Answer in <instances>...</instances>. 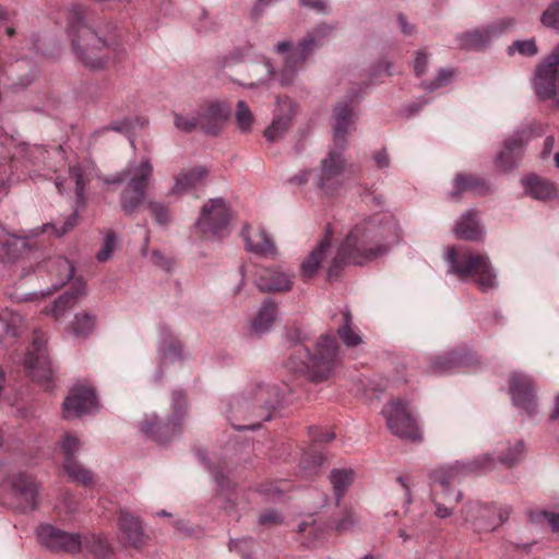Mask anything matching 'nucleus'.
I'll return each mask as SVG.
<instances>
[{"label": "nucleus", "mask_w": 559, "mask_h": 559, "mask_svg": "<svg viewBox=\"0 0 559 559\" xmlns=\"http://www.w3.org/2000/svg\"><path fill=\"white\" fill-rule=\"evenodd\" d=\"M385 218L384 223L378 216L364 218L356 223L331 260H328L331 236L326 235L301 262L302 277H313L319 267L325 263L328 276L332 278L342 265H364L383 255L400 239V227L395 219L389 216Z\"/></svg>", "instance_id": "obj_1"}, {"label": "nucleus", "mask_w": 559, "mask_h": 559, "mask_svg": "<svg viewBox=\"0 0 559 559\" xmlns=\"http://www.w3.org/2000/svg\"><path fill=\"white\" fill-rule=\"evenodd\" d=\"M282 393L271 384H259L245 394L234 396L227 404V419L237 430H254L272 418L282 401Z\"/></svg>", "instance_id": "obj_2"}, {"label": "nucleus", "mask_w": 559, "mask_h": 559, "mask_svg": "<svg viewBox=\"0 0 559 559\" xmlns=\"http://www.w3.org/2000/svg\"><path fill=\"white\" fill-rule=\"evenodd\" d=\"M495 462L488 455L465 464L455 463L449 466H441L430 474L432 483V500L436 506V515L445 519L452 514V507L447 506L461 500L462 493L454 490L452 486L459 484L461 479L472 473H481L493 467Z\"/></svg>", "instance_id": "obj_3"}, {"label": "nucleus", "mask_w": 559, "mask_h": 559, "mask_svg": "<svg viewBox=\"0 0 559 559\" xmlns=\"http://www.w3.org/2000/svg\"><path fill=\"white\" fill-rule=\"evenodd\" d=\"M338 362V344L329 332L318 337L312 353L297 346L289 357L288 367L293 371L305 373L313 382H322L334 374Z\"/></svg>", "instance_id": "obj_4"}, {"label": "nucleus", "mask_w": 559, "mask_h": 559, "mask_svg": "<svg viewBox=\"0 0 559 559\" xmlns=\"http://www.w3.org/2000/svg\"><path fill=\"white\" fill-rule=\"evenodd\" d=\"M67 32L72 50L84 67L100 70L112 59L115 48L84 22L80 9L69 12Z\"/></svg>", "instance_id": "obj_5"}, {"label": "nucleus", "mask_w": 559, "mask_h": 559, "mask_svg": "<svg viewBox=\"0 0 559 559\" xmlns=\"http://www.w3.org/2000/svg\"><path fill=\"white\" fill-rule=\"evenodd\" d=\"M153 181L154 166L152 159L147 156L129 160L124 169L105 179L106 183L126 182L120 197V205L127 215L132 214L144 202L146 192Z\"/></svg>", "instance_id": "obj_6"}, {"label": "nucleus", "mask_w": 559, "mask_h": 559, "mask_svg": "<svg viewBox=\"0 0 559 559\" xmlns=\"http://www.w3.org/2000/svg\"><path fill=\"white\" fill-rule=\"evenodd\" d=\"M444 260L449 273L463 281H473L480 290L487 292L497 286V274L487 254L449 247Z\"/></svg>", "instance_id": "obj_7"}, {"label": "nucleus", "mask_w": 559, "mask_h": 559, "mask_svg": "<svg viewBox=\"0 0 559 559\" xmlns=\"http://www.w3.org/2000/svg\"><path fill=\"white\" fill-rule=\"evenodd\" d=\"M332 28L326 25H320L309 32L302 40L299 43V50H293V44L289 40L280 41L276 45V51L284 55L286 71L281 74V83L288 84L292 80V73L297 69V62L304 63L307 58L318 48L322 47L330 34Z\"/></svg>", "instance_id": "obj_8"}, {"label": "nucleus", "mask_w": 559, "mask_h": 559, "mask_svg": "<svg viewBox=\"0 0 559 559\" xmlns=\"http://www.w3.org/2000/svg\"><path fill=\"white\" fill-rule=\"evenodd\" d=\"M340 147L333 146L320 162L316 175V186L324 197L341 193L347 179V164Z\"/></svg>", "instance_id": "obj_9"}, {"label": "nucleus", "mask_w": 559, "mask_h": 559, "mask_svg": "<svg viewBox=\"0 0 559 559\" xmlns=\"http://www.w3.org/2000/svg\"><path fill=\"white\" fill-rule=\"evenodd\" d=\"M533 88L539 99L552 100L559 107V44L537 67Z\"/></svg>", "instance_id": "obj_10"}, {"label": "nucleus", "mask_w": 559, "mask_h": 559, "mask_svg": "<svg viewBox=\"0 0 559 559\" xmlns=\"http://www.w3.org/2000/svg\"><path fill=\"white\" fill-rule=\"evenodd\" d=\"M508 507L484 504L479 501L468 502L463 509L466 523L477 532H491L499 527L509 518Z\"/></svg>", "instance_id": "obj_11"}, {"label": "nucleus", "mask_w": 559, "mask_h": 559, "mask_svg": "<svg viewBox=\"0 0 559 559\" xmlns=\"http://www.w3.org/2000/svg\"><path fill=\"white\" fill-rule=\"evenodd\" d=\"M230 221V211L222 198L211 199L201 210L195 228L207 238L225 235Z\"/></svg>", "instance_id": "obj_12"}, {"label": "nucleus", "mask_w": 559, "mask_h": 559, "mask_svg": "<svg viewBox=\"0 0 559 559\" xmlns=\"http://www.w3.org/2000/svg\"><path fill=\"white\" fill-rule=\"evenodd\" d=\"M10 489L9 503L22 512L33 511L38 504V485L34 478L25 473L17 472L8 476L5 480Z\"/></svg>", "instance_id": "obj_13"}, {"label": "nucleus", "mask_w": 559, "mask_h": 559, "mask_svg": "<svg viewBox=\"0 0 559 559\" xmlns=\"http://www.w3.org/2000/svg\"><path fill=\"white\" fill-rule=\"evenodd\" d=\"M389 430L402 439L420 440L421 436L415 418L411 415L407 405L401 400L386 404L382 411Z\"/></svg>", "instance_id": "obj_14"}, {"label": "nucleus", "mask_w": 559, "mask_h": 559, "mask_svg": "<svg viewBox=\"0 0 559 559\" xmlns=\"http://www.w3.org/2000/svg\"><path fill=\"white\" fill-rule=\"evenodd\" d=\"M39 543L53 551L75 554L83 550V536L69 533L50 524L39 525L37 528Z\"/></svg>", "instance_id": "obj_15"}, {"label": "nucleus", "mask_w": 559, "mask_h": 559, "mask_svg": "<svg viewBox=\"0 0 559 559\" xmlns=\"http://www.w3.org/2000/svg\"><path fill=\"white\" fill-rule=\"evenodd\" d=\"M515 25V20L504 17L497 23L475 28L456 36V45L463 49H479L488 45L493 38Z\"/></svg>", "instance_id": "obj_16"}, {"label": "nucleus", "mask_w": 559, "mask_h": 559, "mask_svg": "<svg viewBox=\"0 0 559 559\" xmlns=\"http://www.w3.org/2000/svg\"><path fill=\"white\" fill-rule=\"evenodd\" d=\"M333 146L345 151L347 135L355 129L357 119L354 97L340 102L334 108Z\"/></svg>", "instance_id": "obj_17"}, {"label": "nucleus", "mask_w": 559, "mask_h": 559, "mask_svg": "<svg viewBox=\"0 0 559 559\" xmlns=\"http://www.w3.org/2000/svg\"><path fill=\"white\" fill-rule=\"evenodd\" d=\"M509 392L514 406L528 415L535 412V385L530 376L521 372L512 373L510 376Z\"/></svg>", "instance_id": "obj_18"}, {"label": "nucleus", "mask_w": 559, "mask_h": 559, "mask_svg": "<svg viewBox=\"0 0 559 559\" xmlns=\"http://www.w3.org/2000/svg\"><path fill=\"white\" fill-rule=\"evenodd\" d=\"M97 406V397L92 389L74 385L63 402V413L67 418H74L92 413Z\"/></svg>", "instance_id": "obj_19"}, {"label": "nucleus", "mask_w": 559, "mask_h": 559, "mask_svg": "<svg viewBox=\"0 0 559 559\" xmlns=\"http://www.w3.org/2000/svg\"><path fill=\"white\" fill-rule=\"evenodd\" d=\"M61 447L64 454L63 467L67 475L74 481L85 486L90 485L93 480L92 473L73 459V455L80 449V442L78 438L71 435H67L62 441Z\"/></svg>", "instance_id": "obj_20"}, {"label": "nucleus", "mask_w": 559, "mask_h": 559, "mask_svg": "<svg viewBox=\"0 0 559 559\" xmlns=\"http://www.w3.org/2000/svg\"><path fill=\"white\" fill-rule=\"evenodd\" d=\"M33 345L35 350L27 356L24 365L28 369L32 379L48 389L52 379L48 357L43 349L41 341L36 338Z\"/></svg>", "instance_id": "obj_21"}, {"label": "nucleus", "mask_w": 559, "mask_h": 559, "mask_svg": "<svg viewBox=\"0 0 559 559\" xmlns=\"http://www.w3.org/2000/svg\"><path fill=\"white\" fill-rule=\"evenodd\" d=\"M246 250L260 257H274L276 247L266 230L261 226H246L242 229Z\"/></svg>", "instance_id": "obj_22"}, {"label": "nucleus", "mask_w": 559, "mask_h": 559, "mask_svg": "<svg viewBox=\"0 0 559 559\" xmlns=\"http://www.w3.org/2000/svg\"><path fill=\"white\" fill-rule=\"evenodd\" d=\"M530 136L525 131H519L512 134L504 143V151H502L497 159L496 165L502 170H510L520 160V154Z\"/></svg>", "instance_id": "obj_23"}, {"label": "nucleus", "mask_w": 559, "mask_h": 559, "mask_svg": "<svg viewBox=\"0 0 559 559\" xmlns=\"http://www.w3.org/2000/svg\"><path fill=\"white\" fill-rule=\"evenodd\" d=\"M119 537L130 547L140 548L144 545V533L140 521L128 512H120L118 519Z\"/></svg>", "instance_id": "obj_24"}, {"label": "nucleus", "mask_w": 559, "mask_h": 559, "mask_svg": "<svg viewBox=\"0 0 559 559\" xmlns=\"http://www.w3.org/2000/svg\"><path fill=\"white\" fill-rule=\"evenodd\" d=\"M522 185L525 194L536 200L547 201L559 195V189L554 182L536 175L523 178Z\"/></svg>", "instance_id": "obj_25"}, {"label": "nucleus", "mask_w": 559, "mask_h": 559, "mask_svg": "<svg viewBox=\"0 0 559 559\" xmlns=\"http://www.w3.org/2000/svg\"><path fill=\"white\" fill-rule=\"evenodd\" d=\"M209 170L205 166H195L191 169L182 170L175 178L170 193L180 195L190 192L204 183Z\"/></svg>", "instance_id": "obj_26"}, {"label": "nucleus", "mask_w": 559, "mask_h": 559, "mask_svg": "<svg viewBox=\"0 0 559 559\" xmlns=\"http://www.w3.org/2000/svg\"><path fill=\"white\" fill-rule=\"evenodd\" d=\"M257 286L263 292H287L293 286V275L275 269H266L257 277Z\"/></svg>", "instance_id": "obj_27"}, {"label": "nucleus", "mask_w": 559, "mask_h": 559, "mask_svg": "<svg viewBox=\"0 0 559 559\" xmlns=\"http://www.w3.org/2000/svg\"><path fill=\"white\" fill-rule=\"evenodd\" d=\"M473 360L474 357L469 354L450 353L436 357L431 362L430 369L436 374H444L459 369H465Z\"/></svg>", "instance_id": "obj_28"}, {"label": "nucleus", "mask_w": 559, "mask_h": 559, "mask_svg": "<svg viewBox=\"0 0 559 559\" xmlns=\"http://www.w3.org/2000/svg\"><path fill=\"white\" fill-rule=\"evenodd\" d=\"M453 231L457 238L478 240L483 237V228L473 210L466 211L455 223Z\"/></svg>", "instance_id": "obj_29"}, {"label": "nucleus", "mask_w": 559, "mask_h": 559, "mask_svg": "<svg viewBox=\"0 0 559 559\" xmlns=\"http://www.w3.org/2000/svg\"><path fill=\"white\" fill-rule=\"evenodd\" d=\"M85 185L84 169L81 165L70 166L69 176L66 179H56V187L59 192L66 193L73 190L79 202L83 201Z\"/></svg>", "instance_id": "obj_30"}, {"label": "nucleus", "mask_w": 559, "mask_h": 559, "mask_svg": "<svg viewBox=\"0 0 559 559\" xmlns=\"http://www.w3.org/2000/svg\"><path fill=\"white\" fill-rule=\"evenodd\" d=\"M85 295V284L81 280H75L72 284V289L67 290L60 296L47 313H51L55 318L61 317L68 308H71L75 302Z\"/></svg>", "instance_id": "obj_31"}, {"label": "nucleus", "mask_w": 559, "mask_h": 559, "mask_svg": "<svg viewBox=\"0 0 559 559\" xmlns=\"http://www.w3.org/2000/svg\"><path fill=\"white\" fill-rule=\"evenodd\" d=\"M283 106L288 109V112L283 116H276L264 131V136L270 142L281 139L290 126L292 117L294 115V105L289 99H285L283 102Z\"/></svg>", "instance_id": "obj_32"}, {"label": "nucleus", "mask_w": 559, "mask_h": 559, "mask_svg": "<svg viewBox=\"0 0 559 559\" xmlns=\"http://www.w3.org/2000/svg\"><path fill=\"white\" fill-rule=\"evenodd\" d=\"M229 107L222 103H212L202 112H198L201 120L212 128H215V134L221 126L229 116Z\"/></svg>", "instance_id": "obj_33"}, {"label": "nucleus", "mask_w": 559, "mask_h": 559, "mask_svg": "<svg viewBox=\"0 0 559 559\" xmlns=\"http://www.w3.org/2000/svg\"><path fill=\"white\" fill-rule=\"evenodd\" d=\"M342 324L337 328V335L346 347H356L362 343L361 335L352 324V314L348 310L342 313Z\"/></svg>", "instance_id": "obj_34"}, {"label": "nucleus", "mask_w": 559, "mask_h": 559, "mask_svg": "<svg viewBox=\"0 0 559 559\" xmlns=\"http://www.w3.org/2000/svg\"><path fill=\"white\" fill-rule=\"evenodd\" d=\"M174 123L175 127L182 132H191L200 127L204 132L215 134V128H212L201 120L199 114L181 115L176 112L174 115Z\"/></svg>", "instance_id": "obj_35"}, {"label": "nucleus", "mask_w": 559, "mask_h": 559, "mask_svg": "<svg viewBox=\"0 0 559 559\" xmlns=\"http://www.w3.org/2000/svg\"><path fill=\"white\" fill-rule=\"evenodd\" d=\"M276 318V306L270 300H265L257 317L252 321V330L255 333H263L267 331L274 323Z\"/></svg>", "instance_id": "obj_36"}, {"label": "nucleus", "mask_w": 559, "mask_h": 559, "mask_svg": "<svg viewBox=\"0 0 559 559\" xmlns=\"http://www.w3.org/2000/svg\"><path fill=\"white\" fill-rule=\"evenodd\" d=\"M356 473L353 468H335L330 474L334 493L340 499L349 488L355 479Z\"/></svg>", "instance_id": "obj_37"}, {"label": "nucleus", "mask_w": 559, "mask_h": 559, "mask_svg": "<svg viewBox=\"0 0 559 559\" xmlns=\"http://www.w3.org/2000/svg\"><path fill=\"white\" fill-rule=\"evenodd\" d=\"M83 549L92 552L98 559H109L110 547L107 539L103 536H84Z\"/></svg>", "instance_id": "obj_38"}, {"label": "nucleus", "mask_w": 559, "mask_h": 559, "mask_svg": "<svg viewBox=\"0 0 559 559\" xmlns=\"http://www.w3.org/2000/svg\"><path fill=\"white\" fill-rule=\"evenodd\" d=\"M95 318L90 313L76 314L69 330L76 337L87 336L94 329Z\"/></svg>", "instance_id": "obj_39"}, {"label": "nucleus", "mask_w": 559, "mask_h": 559, "mask_svg": "<svg viewBox=\"0 0 559 559\" xmlns=\"http://www.w3.org/2000/svg\"><path fill=\"white\" fill-rule=\"evenodd\" d=\"M235 120L237 128L241 132L248 133L252 130L254 117L245 100H238L236 106Z\"/></svg>", "instance_id": "obj_40"}, {"label": "nucleus", "mask_w": 559, "mask_h": 559, "mask_svg": "<svg viewBox=\"0 0 559 559\" xmlns=\"http://www.w3.org/2000/svg\"><path fill=\"white\" fill-rule=\"evenodd\" d=\"M169 424H162L157 416H152L151 419L145 420L142 424V431L148 436H152L157 442H165L166 433L168 432Z\"/></svg>", "instance_id": "obj_41"}, {"label": "nucleus", "mask_w": 559, "mask_h": 559, "mask_svg": "<svg viewBox=\"0 0 559 559\" xmlns=\"http://www.w3.org/2000/svg\"><path fill=\"white\" fill-rule=\"evenodd\" d=\"M544 27L559 33V0H550L540 15Z\"/></svg>", "instance_id": "obj_42"}, {"label": "nucleus", "mask_w": 559, "mask_h": 559, "mask_svg": "<svg viewBox=\"0 0 559 559\" xmlns=\"http://www.w3.org/2000/svg\"><path fill=\"white\" fill-rule=\"evenodd\" d=\"M159 356L162 365L175 362L181 354V344L175 338L163 341L159 346Z\"/></svg>", "instance_id": "obj_43"}, {"label": "nucleus", "mask_w": 559, "mask_h": 559, "mask_svg": "<svg viewBox=\"0 0 559 559\" xmlns=\"http://www.w3.org/2000/svg\"><path fill=\"white\" fill-rule=\"evenodd\" d=\"M454 188L456 190V193L461 191L471 190L474 193L483 194L488 190V187L485 182L463 175L456 176V178L454 179Z\"/></svg>", "instance_id": "obj_44"}, {"label": "nucleus", "mask_w": 559, "mask_h": 559, "mask_svg": "<svg viewBox=\"0 0 559 559\" xmlns=\"http://www.w3.org/2000/svg\"><path fill=\"white\" fill-rule=\"evenodd\" d=\"M117 248V236L111 229H107L103 233L102 247L96 254L99 262L104 263L108 261L114 251Z\"/></svg>", "instance_id": "obj_45"}, {"label": "nucleus", "mask_w": 559, "mask_h": 559, "mask_svg": "<svg viewBox=\"0 0 559 559\" xmlns=\"http://www.w3.org/2000/svg\"><path fill=\"white\" fill-rule=\"evenodd\" d=\"M323 528L314 519L308 516L298 525V533L305 535L308 545H310L323 533Z\"/></svg>", "instance_id": "obj_46"}, {"label": "nucleus", "mask_w": 559, "mask_h": 559, "mask_svg": "<svg viewBox=\"0 0 559 559\" xmlns=\"http://www.w3.org/2000/svg\"><path fill=\"white\" fill-rule=\"evenodd\" d=\"M519 52L523 56H535L537 53V46L534 39L526 40H516L509 48V55H513L514 52Z\"/></svg>", "instance_id": "obj_47"}, {"label": "nucleus", "mask_w": 559, "mask_h": 559, "mask_svg": "<svg viewBox=\"0 0 559 559\" xmlns=\"http://www.w3.org/2000/svg\"><path fill=\"white\" fill-rule=\"evenodd\" d=\"M525 447L522 441H516L509 448L508 453L501 455L500 462L504 465L512 466L520 462L523 456Z\"/></svg>", "instance_id": "obj_48"}, {"label": "nucleus", "mask_w": 559, "mask_h": 559, "mask_svg": "<svg viewBox=\"0 0 559 559\" xmlns=\"http://www.w3.org/2000/svg\"><path fill=\"white\" fill-rule=\"evenodd\" d=\"M253 540L251 538L230 539L228 547L230 551L241 555L242 559H251L250 554L253 549Z\"/></svg>", "instance_id": "obj_49"}, {"label": "nucleus", "mask_w": 559, "mask_h": 559, "mask_svg": "<svg viewBox=\"0 0 559 559\" xmlns=\"http://www.w3.org/2000/svg\"><path fill=\"white\" fill-rule=\"evenodd\" d=\"M56 264V275L60 281V285H63L64 282L71 280L74 275V266L72 263L66 258H58L55 262Z\"/></svg>", "instance_id": "obj_50"}, {"label": "nucleus", "mask_w": 559, "mask_h": 559, "mask_svg": "<svg viewBox=\"0 0 559 559\" xmlns=\"http://www.w3.org/2000/svg\"><path fill=\"white\" fill-rule=\"evenodd\" d=\"M324 456L322 452L313 451V453H307L301 461L302 469L309 474H313L323 464Z\"/></svg>", "instance_id": "obj_51"}, {"label": "nucleus", "mask_w": 559, "mask_h": 559, "mask_svg": "<svg viewBox=\"0 0 559 559\" xmlns=\"http://www.w3.org/2000/svg\"><path fill=\"white\" fill-rule=\"evenodd\" d=\"M358 523L356 514L352 511L343 512L342 516L334 522V530L338 533L347 532Z\"/></svg>", "instance_id": "obj_52"}, {"label": "nucleus", "mask_w": 559, "mask_h": 559, "mask_svg": "<svg viewBox=\"0 0 559 559\" xmlns=\"http://www.w3.org/2000/svg\"><path fill=\"white\" fill-rule=\"evenodd\" d=\"M454 71L452 69H441L438 72L436 79L432 82L426 84L425 88L428 91H433L439 87L445 86L452 81Z\"/></svg>", "instance_id": "obj_53"}, {"label": "nucleus", "mask_w": 559, "mask_h": 559, "mask_svg": "<svg viewBox=\"0 0 559 559\" xmlns=\"http://www.w3.org/2000/svg\"><path fill=\"white\" fill-rule=\"evenodd\" d=\"M76 222H78V214L73 213L68 217V219L62 224V226L60 228H57L55 225H51V224H46L41 227L40 233H46L49 229H53V231L57 236H62V235L67 234L72 227H74Z\"/></svg>", "instance_id": "obj_54"}, {"label": "nucleus", "mask_w": 559, "mask_h": 559, "mask_svg": "<svg viewBox=\"0 0 559 559\" xmlns=\"http://www.w3.org/2000/svg\"><path fill=\"white\" fill-rule=\"evenodd\" d=\"M148 207L154 216V219L158 224H167L169 221L168 209L158 203V202H150Z\"/></svg>", "instance_id": "obj_55"}, {"label": "nucleus", "mask_w": 559, "mask_h": 559, "mask_svg": "<svg viewBox=\"0 0 559 559\" xmlns=\"http://www.w3.org/2000/svg\"><path fill=\"white\" fill-rule=\"evenodd\" d=\"M428 66V53L425 50H418L414 60V72L417 76L426 73Z\"/></svg>", "instance_id": "obj_56"}, {"label": "nucleus", "mask_w": 559, "mask_h": 559, "mask_svg": "<svg viewBox=\"0 0 559 559\" xmlns=\"http://www.w3.org/2000/svg\"><path fill=\"white\" fill-rule=\"evenodd\" d=\"M282 521V516L274 510H269L259 516L261 524H277Z\"/></svg>", "instance_id": "obj_57"}, {"label": "nucleus", "mask_w": 559, "mask_h": 559, "mask_svg": "<svg viewBox=\"0 0 559 559\" xmlns=\"http://www.w3.org/2000/svg\"><path fill=\"white\" fill-rule=\"evenodd\" d=\"M539 516H543L548 522L552 531H559V513L543 511Z\"/></svg>", "instance_id": "obj_58"}, {"label": "nucleus", "mask_w": 559, "mask_h": 559, "mask_svg": "<svg viewBox=\"0 0 559 559\" xmlns=\"http://www.w3.org/2000/svg\"><path fill=\"white\" fill-rule=\"evenodd\" d=\"M300 4L319 12H324L328 8L325 0H299Z\"/></svg>", "instance_id": "obj_59"}, {"label": "nucleus", "mask_w": 559, "mask_h": 559, "mask_svg": "<svg viewBox=\"0 0 559 559\" xmlns=\"http://www.w3.org/2000/svg\"><path fill=\"white\" fill-rule=\"evenodd\" d=\"M260 492L263 493L266 498L273 499L278 497L282 493V490L274 484H267L261 486Z\"/></svg>", "instance_id": "obj_60"}, {"label": "nucleus", "mask_w": 559, "mask_h": 559, "mask_svg": "<svg viewBox=\"0 0 559 559\" xmlns=\"http://www.w3.org/2000/svg\"><path fill=\"white\" fill-rule=\"evenodd\" d=\"M309 177H310V171L308 169H304V170L299 171L298 174H296L295 176H293L289 179V182L295 183V185H304L309 180Z\"/></svg>", "instance_id": "obj_61"}, {"label": "nucleus", "mask_w": 559, "mask_h": 559, "mask_svg": "<svg viewBox=\"0 0 559 559\" xmlns=\"http://www.w3.org/2000/svg\"><path fill=\"white\" fill-rule=\"evenodd\" d=\"M185 405V397L181 392H174L173 406L176 417L179 416V409Z\"/></svg>", "instance_id": "obj_62"}, {"label": "nucleus", "mask_w": 559, "mask_h": 559, "mask_svg": "<svg viewBox=\"0 0 559 559\" xmlns=\"http://www.w3.org/2000/svg\"><path fill=\"white\" fill-rule=\"evenodd\" d=\"M111 130L120 133H127L129 131V126L126 121L112 122L108 127L104 128V131Z\"/></svg>", "instance_id": "obj_63"}, {"label": "nucleus", "mask_w": 559, "mask_h": 559, "mask_svg": "<svg viewBox=\"0 0 559 559\" xmlns=\"http://www.w3.org/2000/svg\"><path fill=\"white\" fill-rule=\"evenodd\" d=\"M555 146V139L552 135H549L545 139L544 141V148H543V152H542V157L543 158H547L549 157L552 148Z\"/></svg>", "instance_id": "obj_64"}]
</instances>
